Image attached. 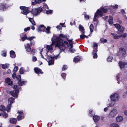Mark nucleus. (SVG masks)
Wrapping results in <instances>:
<instances>
[{"instance_id":"obj_40","label":"nucleus","mask_w":127,"mask_h":127,"mask_svg":"<svg viewBox=\"0 0 127 127\" xmlns=\"http://www.w3.org/2000/svg\"><path fill=\"white\" fill-rule=\"evenodd\" d=\"M27 35L26 34H25L23 37L21 38V39L22 40L24 41L26 39H27Z\"/></svg>"},{"instance_id":"obj_10","label":"nucleus","mask_w":127,"mask_h":127,"mask_svg":"<svg viewBox=\"0 0 127 127\" xmlns=\"http://www.w3.org/2000/svg\"><path fill=\"white\" fill-rule=\"evenodd\" d=\"M119 65L121 68H125L127 67V64L126 63L120 62L119 63Z\"/></svg>"},{"instance_id":"obj_23","label":"nucleus","mask_w":127,"mask_h":127,"mask_svg":"<svg viewBox=\"0 0 127 127\" xmlns=\"http://www.w3.org/2000/svg\"><path fill=\"white\" fill-rule=\"evenodd\" d=\"M109 19L108 20L109 22L110 25H112L113 23V17L110 16H109Z\"/></svg>"},{"instance_id":"obj_58","label":"nucleus","mask_w":127,"mask_h":127,"mask_svg":"<svg viewBox=\"0 0 127 127\" xmlns=\"http://www.w3.org/2000/svg\"><path fill=\"white\" fill-rule=\"evenodd\" d=\"M85 18L87 19H89V16L87 15H86L85 16Z\"/></svg>"},{"instance_id":"obj_5","label":"nucleus","mask_w":127,"mask_h":127,"mask_svg":"<svg viewBox=\"0 0 127 127\" xmlns=\"http://www.w3.org/2000/svg\"><path fill=\"white\" fill-rule=\"evenodd\" d=\"M20 9L23 10L21 12V13L23 14L26 15L30 12L29 10V7L24 6H20Z\"/></svg>"},{"instance_id":"obj_1","label":"nucleus","mask_w":127,"mask_h":127,"mask_svg":"<svg viewBox=\"0 0 127 127\" xmlns=\"http://www.w3.org/2000/svg\"><path fill=\"white\" fill-rule=\"evenodd\" d=\"M66 36L63 34H60L58 36H54L53 37V39L54 40V42H56V46L58 47L60 49L61 52L64 51L65 49L66 45H67L68 42L66 41H64L61 39L60 37H65Z\"/></svg>"},{"instance_id":"obj_49","label":"nucleus","mask_w":127,"mask_h":127,"mask_svg":"<svg viewBox=\"0 0 127 127\" xmlns=\"http://www.w3.org/2000/svg\"><path fill=\"white\" fill-rule=\"evenodd\" d=\"M127 34L126 33H124L123 34L120 35L121 37H122L124 38H125L127 36Z\"/></svg>"},{"instance_id":"obj_46","label":"nucleus","mask_w":127,"mask_h":127,"mask_svg":"<svg viewBox=\"0 0 127 127\" xmlns=\"http://www.w3.org/2000/svg\"><path fill=\"white\" fill-rule=\"evenodd\" d=\"M16 78L17 80L18 81L20 80L21 79V76L20 75H18L17 76Z\"/></svg>"},{"instance_id":"obj_35","label":"nucleus","mask_w":127,"mask_h":127,"mask_svg":"<svg viewBox=\"0 0 127 127\" xmlns=\"http://www.w3.org/2000/svg\"><path fill=\"white\" fill-rule=\"evenodd\" d=\"M1 116H2L4 118H6L8 116L7 114L5 112H3L2 113Z\"/></svg>"},{"instance_id":"obj_50","label":"nucleus","mask_w":127,"mask_h":127,"mask_svg":"<svg viewBox=\"0 0 127 127\" xmlns=\"http://www.w3.org/2000/svg\"><path fill=\"white\" fill-rule=\"evenodd\" d=\"M22 118V116L21 115H19L17 116V118L18 121H20V120Z\"/></svg>"},{"instance_id":"obj_53","label":"nucleus","mask_w":127,"mask_h":127,"mask_svg":"<svg viewBox=\"0 0 127 127\" xmlns=\"http://www.w3.org/2000/svg\"><path fill=\"white\" fill-rule=\"evenodd\" d=\"M37 59L36 58L35 56H33L32 58V61L34 62L36 61L37 60Z\"/></svg>"},{"instance_id":"obj_30","label":"nucleus","mask_w":127,"mask_h":127,"mask_svg":"<svg viewBox=\"0 0 127 127\" xmlns=\"http://www.w3.org/2000/svg\"><path fill=\"white\" fill-rule=\"evenodd\" d=\"M19 81L18 83V84L20 86H22L25 83V82L24 81H21L20 80L18 81Z\"/></svg>"},{"instance_id":"obj_48","label":"nucleus","mask_w":127,"mask_h":127,"mask_svg":"<svg viewBox=\"0 0 127 127\" xmlns=\"http://www.w3.org/2000/svg\"><path fill=\"white\" fill-rule=\"evenodd\" d=\"M10 79L9 78H7L5 80V82L6 83L8 84L9 81H10Z\"/></svg>"},{"instance_id":"obj_4","label":"nucleus","mask_w":127,"mask_h":127,"mask_svg":"<svg viewBox=\"0 0 127 127\" xmlns=\"http://www.w3.org/2000/svg\"><path fill=\"white\" fill-rule=\"evenodd\" d=\"M42 11V8L41 7H38L37 8L33 9H32L31 12L33 15L36 16Z\"/></svg>"},{"instance_id":"obj_14","label":"nucleus","mask_w":127,"mask_h":127,"mask_svg":"<svg viewBox=\"0 0 127 127\" xmlns=\"http://www.w3.org/2000/svg\"><path fill=\"white\" fill-rule=\"evenodd\" d=\"M34 70L35 72L37 74H39V73L42 74L43 73L42 71L39 68L35 67L34 68Z\"/></svg>"},{"instance_id":"obj_9","label":"nucleus","mask_w":127,"mask_h":127,"mask_svg":"<svg viewBox=\"0 0 127 127\" xmlns=\"http://www.w3.org/2000/svg\"><path fill=\"white\" fill-rule=\"evenodd\" d=\"M19 92V91L17 89H15L10 92L11 94L13 96L17 98L18 96V93Z\"/></svg>"},{"instance_id":"obj_28","label":"nucleus","mask_w":127,"mask_h":127,"mask_svg":"<svg viewBox=\"0 0 127 127\" xmlns=\"http://www.w3.org/2000/svg\"><path fill=\"white\" fill-rule=\"evenodd\" d=\"M29 21L33 25H36L34 21L33 20L32 18H29Z\"/></svg>"},{"instance_id":"obj_38","label":"nucleus","mask_w":127,"mask_h":127,"mask_svg":"<svg viewBox=\"0 0 127 127\" xmlns=\"http://www.w3.org/2000/svg\"><path fill=\"white\" fill-rule=\"evenodd\" d=\"M67 67L66 65H64L62 68V70L64 71L66 70L67 68Z\"/></svg>"},{"instance_id":"obj_34","label":"nucleus","mask_w":127,"mask_h":127,"mask_svg":"<svg viewBox=\"0 0 127 127\" xmlns=\"http://www.w3.org/2000/svg\"><path fill=\"white\" fill-rule=\"evenodd\" d=\"M8 64H3L2 65V68L5 69L8 68Z\"/></svg>"},{"instance_id":"obj_29","label":"nucleus","mask_w":127,"mask_h":127,"mask_svg":"<svg viewBox=\"0 0 127 127\" xmlns=\"http://www.w3.org/2000/svg\"><path fill=\"white\" fill-rule=\"evenodd\" d=\"M50 27H48L47 28H45L46 29V32L47 34H49L50 33Z\"/></svg>"},{"instance_id":"obj_17","label":"nucleus","mask_w":127,"mask_h":127,"mask_svg":"<svg viewBox=\"0 0 127 127\" xmlns=\"http://www.w3.org/2000/svg\"><path fill=\"white\" fill-rule=\"evenodd\" d=\"M5 6L4 4L0 3V10L4 11L6 9Z\"/></svg>"},{"instance_id":"obj_36","label":"nucleus","mask_w":127,"mask_h":127,"mask_svg":"<svg viewBox=\"0 0 127 127\" xmlns=\"http://www.w3.org/2000/svg\"><path fill=\"white\" fill-rule=\"evenodd\" d=\"M113 59V57L111 56H109L107 59V60L108 62H111Z\"/></svg>"},{"instance_id":"obj_18","label":"nucleus","mask_w":127,"mask_h":127,"mask_svg":"<svg viewBox=\"0 0 127 127\" xmlns=\"http://www.w3.org/2000/svg\"><path fill=\"white\" fill-rule=\"evenodd\" d=\"M25 48L26 49V51L27 52H30L31 50L30 46L29 44H27L26 46H25Z\"/></svg>"},{"instance_id":"obj_55","label":"nucleus","mask_w":127,"mask_h":127,"mask_svg":"<svg viewBox=\"0 0 127 127\" xmlns=\"http://www.w3.org/2000/svg\"><path fill=\"white\" fill-rule=\"evenodd\" d=\"M118 5L117 4H116L114 6H113V8L114 9H116L118 8Z\"/></svg>"},{"instance_id":"obj_20","label":"nucleus","mask_w":127,"mask_h":127,"mask_svg":"<svg viewBox=\"0 0 127 127\" xmlns=\"http://www.w3.org/2000/svg\"><path fill=\"white\" fill-rule=\"evenodd\" d=\"M16 121L17 120L16 118H12L10 119V122L11 123L15 124L16 123Z\"/></svg>"},{"instance_id":"obj_64","label":"nucleus","mask_w":127,"mask_h":127,"mask_svg":"<svg viewBox=\"0 0 127 127\" xmlns=\"http://www.w3.org/2000/svg\"><path fill=\"white\" fill-rule=\"evenodd\" d=\"M94 48H97V44L96 43H94Z\"/></svg>"},{"instance_id":"obj_39","label":"nucleus","mask_w":127,"mask_h":127,"mask_svg":"<svg viewBox=\"0 0 127 127\" xmlns=\"http://www.w3.org/2000/svg\"><path fill=\"white\" fill-rule=\"evenodd\" d=\"M120 75H121V73H119L118 74V75H117V76L116 77L117 80L118 81V84H119L120 83L119 82V76H120Z\"/></svg>"},{"instance_id":"obj_13","label":"nucleus","mask_w":127,"mask_h":127,"mask_svg":"<svg viewBox=\"0 0 127 127\" xmlns=\"http://www.w3.org/2000/svg\"><path fill=\"white\" fill-rule=\"evenodd\" d=\"M79 28L80 31L81 32L82 34H84L85 32L84 28L81 25H80L79 26Z\"/></svg>"},{"instance_id":"obj_6","label":"nucleus","mask_w":127,"mask_h":127,"mask_svg":"<svg viewBox=\"0 0 127 127\" xmlns=\"http://www.w3.org/2000/svg\"><path fill=\"white\" fill-rule=\"evenodd\" d=\"M117 113L118 111L117 110L113 109L110 112L108 115V116L110 118H113L115 116Z\"/></svg>"},{"instance_id":"obj_60","label":"nucleus","mask_w":127,"mask_h":127,"mask_svg":"<svg viewBox=\"0 0 127 127\" xmlns=\"http://www.w3.org/2000/svg\"><path fill=\"white\" fill-rule=\"evenodd\" d=\"M114 103H111L109 105V106L110 107H113V106H114Z\"/></svg>"},{"instance_id":"obj_43","label":"nucleus","mask_w":127,"mask_h":127,"mask_svg":"<svg viewBox=\"0 0 127 127\" xmlns=\"http://www.w3.org/2000/svg\"><path fill=\"white\" fill-rule=\"evenodd\" d=\"M18 67L17 66H15L14 68L13 71L14 72H16L18 70Z\"/></svg>"},{"instance_id":"obj_2","label":"nucleus","mask_w":127,"mask_h":127,"mask_svg":"<svg viewBox=\"0 0 127 127\" xmlns=\"http://www.w3.org/2000/svg\"><path fill=\"white\" fill-rule=\"evenodd\" d=\"M107 11V10L106 8L102 7L99 9H98L95 14L93 20L95 21L99 16H101L103 14V13L106 12Z\"/></svg>"},{"instance_id":"obj_15","label":"nucleus","mask_w":127,"mask_h":127,"mask_svg":"<svg viewBox=\"0 0 127 127\" xmlns=\"http://www.w3.org/2000/svg\"><path fill=\"white\" fill-rule=\"evenodd\" d=\"M10 56L12 58H14L15 57L16 55L14 52L13 51H11L10 52Z\"/></svg>"},{"instance_id":"obj_62","label":"nucleus","mask_w":127,"mask_h":127,"mask_svg":"<svg viewBox=\"0 0 127 127\" xmlns=\"http://www.w3.org/2000/svg\"><path fill=\"white\" fill-rule=\"evenodd\" d=\"M121 11L122 14H125V11L123 9H121Z\"/></svg>"},{"instance_id":"obj_19","label":"nucleus","mask_w":127,"mask_h":127,"mask_svg":"<svg viewBox=\"0 0 127 127\" xmlns=\"http://www.w3.org/2000/svg\"><path fill=\"white\" fill-rule=\"evenodd\" d=\"M14 99L13 97L9 98L8 100V104H11L14 102Z\"/></svg>"},{"instance_id":"obj_12","label":"nucleus","mask_w":127,"mask_h":127,"mask_svg":"<svg viewBox=\"0 0 127 127\" xmlns=\"http://www.w3.org/2000/svg\"><path fill=\"white\" fill-rule=\"evenodd\" d=\"M45 30V27L43 25H40L38 27V32L44 31Z\"/></svg>"},{"instance_id":"obj_8","label":"nucleus","mask_w":127,"mask_h":127,"mask_svg":"<svg viewBox=\"0 0 127 127\" xmlns=\"http://www.w3.org/2000/svg\"><path fill=\"white\" fill-rule=\"evenodd\" d=\"M51 40L52 41V43L51 44V45H47V46L46 49L48 51L51 50L53 49V47H52V46H53L54 44H55V47H56V42H54V40L53 39V38H52ZM57 47H58L57 46Z\"/></svg>"},{"instance_id":"obj_41","label":"nucleus","mask_w":127,"mask_h":127,"mask_svg":"<svg viewBox=\"0 0 127 127\" xmlns=\"http://www.w3.org/2000/svg\"><path fill=\"white\" fill-rule=\"evenodd\" d=\"M35 38V37L32 36L31 37H29L27 38V39L28 40H31Z\"/></svg>"},{"instance_id":"obj_3","label":"nucleus","mask_w":127,"mask_h":127,"mask_svg":"<svg viewBox=\"0 0 127 127\" xmlns=\"http://www.w3.org/2000/svg\"><path fill=\"white\" fill-rule=\"evenodd\" d=\"M114 25L115 27L118 30L117 32L118 34H122L124 31L125 28L121 25L119 24H114Z\"/></svg>"},{"instance_id":"obj_56","label":"nucleus","mask_w":127,"mask_h":127,"mask_svg":"<svg viewBox=\"0 0 127 127\" xmlns=\"http://www.w3.org/2000/svg\"><path fill=\"white\" fill-rule=\"evenodd\" d=\"M69 50L70 51L71 53H73L74 52L75 50L74 49H73L72 48H70Z\"/></svg>"},{"instance_id":"obj_52","label":"nucleus","mask_w":127,"mask_h":127,"mask_svg":"<svg viewBox=\"0 0 127 127\" xmlns=\"http://www.w3.org/2000/svg\"><path fill=\"white\" fill-rule=\"evenodd\" d=\"M97 51V48H94L93 52V53H96Z\"/></svg>"},{"instance_id":"obj_59","label":"nucleus","mask_w":127,"mask_h":127,"mask_svg":"<svg viewBox=\"0 0 127 127\" xmlns=\"http://www.w3.org/2000/svg\"><path fill=\"white\" fill-rule=\"evenodd\" d=\"M12 84V82L11 81H9L8 84L9 85H11Z\"/></svg>"},{"instance_id":"obj_42","label":"nucleus","mask_w":127,"mask_h":127,"mask_svg":"<svg viewBox=\"0 0 127 127\" xmlns=\"http://www.w3.org/2000/svg\"><path fill=\"white\" fill-rule=\"evenodd\" d=\"M121 37L120 35H114V38L115 39H117L120 38Z\"/></svg>"},{"instance_id":"obj_16","label":"nucleus","mask_w":127,"mask_h":127,"mask_svg":"<svg viewBox=\"0 0 127 127\" xmlns=\"http://www.w3.org/2000/svg\"><path fill=\"white\" fill-rule=\"evenodd\" d=\"M93 119L95 122H96L99 120L100 117L97 116L95 115L93 116Z\"/></svg>"},{"instance_id":"obj_22","label":"nucleus","mask_w":127,"mask_h":127,"mask_svg":"<svg viewBox=\"0 0 127 127\" xmlns=\"http://www.w3.org/2000/svg\"><path fill=\"white\" fill-rule=\"evenodd\" d=\"M123 120V118L121 116H118L117 117L116 120L118 122H120L121 121Z\"/></svg>"},{"instance_id":"obj_61","label":"nucleus","mask_w":127,"mask_h":127,"mask_svg":"<svg viewBox=\"0 0 127 127\" xmlns=\"http://www.w3.org/2000/svg\"><path fill=\"white\" fill-rule=\"evenodd\" d=\"M2 55L4 57H5L6 56V53H4L2 54Z\"/></svg>"},{"instance_id":"obj_25","label":"nucleus","mask_w":127,"mask_h":127,"mask_svg":"<svg viewBox=\"0 0 127 127\" xmlns=\"http://www.w3.org/2000/svg\"><path fill=\"white\" fill-rule=\"evenodd\" d=\"M80 58L79 56H77L73 60V62L76 63V62H78L80 61Z\"/></svg>"},{"instance_id":"obj_45","label":"nucleus","mask_w":127,"mask_h":127,"mask_svg":"<svg viewBox=\"0 0 127 127\" xmlns=\"http://www.w3.org/2000/svg\"><path fill=\"white\" fill-rule=\"evenodd\" d=\"M93 58H97V56L96 53H93Z\"/></svg>"},{"instance_id":"obj_31","label":"nucleus","mask_w":127,"mask_h":127,"mask_svg":"<svg viewBox=\"0 0 127 127\" xmlns=\"http://www.w3.org/2000/svg\"><path fill=\"white\" fill-rule=\"evenodd\" d=\"M11 104H9L7 105L6 108H7V111L8 112H9V110L11 108Z\"/></svg>"},{"instance_id":"obj_47","label":"nucleus","mask_w":127,"mask_h":127,"mask_svg":"<svg viewBox=\"0 0 127 127\" xmlns=\"http://www.w3.org/2000/svg\"><path fill=\"white\" fill-rule=\"evenodd\" d=\"M52 10H47L46 11V13L47 14H50L52 13Z\"/></svg>"},{"instance_id":"obj_32","label":"nucleus","mask_w":127,"mask_h":127,"mask_svg":"<svg viewBox=\"0 0 127 127\" xmlns=\"http://www.w3.org/2000/svg\"><path fill=\"white\" fill-rule=\"evenodd\" d=\"M101 42L102 43H106L107 40L106 39H104V38H101L100 40Z\"/></svg>"},{"instance_id":"obj_51","label":"nucleus","mask_w":127,"mask_h":127,"mask_svg":"<svg viewBox=\"0 0 127 127\" xmlns=\"http://www.w3.org/2000/svg\"><path fill=\"white\" fill-rule=\"evenodd\" d=\"M35 50L34 49L32 50L31 52V53L32 55H34L35 52Z\"/></svg>"},{"instance_id":"obj_21","label":"nucleus","mask_w":127,"mask_h":127,"mask_svg":"<svg viewBox=\"0 0 127 127\" xmlns=\"http://www.w3.org/2000/svg\"><path fill=\"white\" fill-rule=\"evenodd\" d=\"M42 1V0H34V1L32 2V5H35L36 4H39L41 3Z\"/></svg>"},{"instance_id":"obj_63","label":"nucleus","mask_w":127,"mask_h":127,"mask_svg":"<svg viewBox=\"0 0 127 127\" xmlns=\"http://www.w3.org/2000/svg\"><path fill=\"white\" fill-rule=\"evenodd\" d=\"M31 44L32 45H34L35 44V42L34 41H31Z\"/></svg>"},{"instance_id":"obj_7","label":"nucleus","mask_w":127,"mask_h":127,"mask_svg":"<svg viewBox=\"0 0 127 127\" xmlns=\"http://www.w3.org/2000/svg\"><path fill=\"white\" fill-rule=\"evenodd\" d=\"M110 97L112 101H117L119 99V95L118 94L115 93L111 95Z\"/></svg>"},{"instance_id":"obj_54","label":"nucleus","mask_w":127,"mask_h":127,"mask_svg":"<svg viewBox=\"0 0 127 127\" xmlns=\"http://www.w3.org/2000/svg\"><path fill=\"white\" fill-rule=\"evenodd\" d=\"M30 29V28L29 27H28L26 28H25L24 29V31L25 32H27Z\"/></svg>"},{"instance_id":"obj_24","label":"nucleus","mask_w":127,"mask_h":127,"mask_svg":"<svg viewBox=\"0 0 127 127\" xmlns=\"http://www.w3.org/2000/svg\"><path fill=\"white\" fill-rule=\"evenodd\" d=\"M48 65H52L54 64V58H52L51 59H50L48 61Z\"/></svg>"},{"instance_id":"obj_26","label":"nucleus","mask_w":127,"mask_h":127,"mask_svg":"<svg viewBox=\"0 0 127 127\" xmlns=\"http://www.w3.org/2000/svg\"><path fill=\"white\" fill-rule=\"evenodd\" d=\"M109 127H119L118 125L115 123H111L109 125Z\"/></svg>"},{"instance_id":"obj_57","label":"nucleus","mask_w":127,"mask_h":127,"mask_svg":"<svg viewBox=\"0 0 127 127\" xmlns=\"http://www.w3.org/2000/svg\"><path fill=\"white\" fill-rule=\"evenodd\" d=\"M19 71L20 73L21 74H23L24 73L23 70L21 68L20 69Z\"/></svg>"},{"instance_id":"obj_33","label":"nucleus","mask_w":127,"mask_h":127,"mask_svg":"<svg viewBox=\"0 0 127 127\" xmlns=\"http://www.w3.org/2000/svg\"><path fill=\"white\" fill-rule=\"evenodd\" d=\"M90 31L91 33L93 32V30L94 29L93 25L92 24H91L89 27Z\"/></svg>"},{"instance_id":"obj_44","label":"nucleus","mask_w":127,"mask_h":127,"mask_svg":"<svg viewBox=\"0 0 127 127\" xmlns=\"http://www.w3.org/2000/svg\"><path fill=\"white\" fill-rule=\"evenodd\" d=\"M66 75L65 73H64L61 74V76L64 79H65L66 77Z\"/></svg>"},{"instance_id":"obj_27","label":"nucleus","mask_w":127,"mask_h":127,"mask_svg":"<svg viewBox=\"0 0 127 127\" xmlns=\"http://www.w3.org/2000/svg\"><path fill=\"white\" fill-rule=\"evenodd\" d=\"M0 110L2 111H5L6 110L5 107L3 105H1L0 106Z\"/></svg>"},{"instance_id":"obj_11","label":"nucleus","mask_w":127,"mask_h":127,"mask_svg":"<svg viewBox=\"0 0 127 127\" xmlns=\"http://www.w3.org/2000/svg\"><path fill=\"white\" fill-rule=\"evenodd\" d=\"M119 53L121 55H124L126 54V51L125 49L121 48L119 49Z\"/></svg>"},{"instance_id":"obj_37","label":"nucleus","mask_w":127,"mask_h":127,"mask_svg":"<svg viewBox=\"0 0 127 127\" xmlns=\"http://www.w3.org/2000/svg\"><path fill=\"white\" fill-rule=\"evenodd\" d=\"M87 37V36L84 34H82L80 35V38L81 39H83Z\"/></svg>"}]
</instances>
